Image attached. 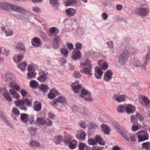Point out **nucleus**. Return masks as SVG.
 Wrapping results in <instances>:
<instances>
[{
  "instance_id": "b1692460",
  "label": "nucleus",
  "mask_w": 150,
  "mask_h": 150,
  "mask_svg": "<svg viewBox=\"0 0 150 150\" xmlns=\"http://www.w3.org/2000/svg\"><path fill=\"white\" fill-rule=\"evenodd\" d=\"M40 89L42 92H46L48 91L49 88L48 86L44 84H42L39 87Z\"/></svg>"
},
{
  "instance_id": "f8f14e48",
  "label": "nucleus",
  "mask_w": 150,
  "mask_h": 150,
  "mask_svg": "<svg viewBox=\"0 0 150 150\" xmlns=\"http://www.w3.org/2000/svg\"><path fill=\"white\" fill-rule=\"evenodd\" d=\"M32 43L34 47H38L42 44V42L40 38L35 37L32 40Z\"/></svg>"
},
{
  "instance_id": "3c124183",
  "label": "nucleus",
  "mask_w": 150,
  "mask_h": 150,
  "mask_svg": "<svg viewBox=\"0 0 150 150\" xmlns=\"http://www.w3.org/2000/svg\"><path fill=\"white\" fill-rule=\"evenodd\" d=\"M134 66L136 67H141L142 66V64L140 63V62L138 61H136L133 64Z\"/></svg>"
},
{
  "instance_id": "cd10ccee",
  "label": "nucleus",
  "mask_w": 150,
  "mask_h": 150,
  "mask_svg": "<svg viewBox=\"0 0 150 150\" xmlns=\"http://www.w3.org/2000/svg\"><path fill=\"white\" fill-rule=\"evenodd\" d=\"M27 64L25 62L19 64L18 65V68L21 69L22 71H25V67L27 66Z\"/></svg>"
},
{
  "instance_id": "473e14b6",
  "label": "nucleus",
  "mask_w": 150,
  "mask_h": 150,
  "mask_svg": "<svg viewBox=\"0 0 150 150\" xmlns=\"http://www.w3.org/2000/svg\"><path fill=\"white\" fill-rule=\"evenodd\" d=\"M26 12H25L24 13H21L22 14H17L15 16L18 19H19L21 20H24L25 19V18H25V13Z\"/></svg>"
},
{
  "instance_id": "864d4df0",
  "label": "nucleus",
  "mask_w": 150,
  "mask_h": 150,
  "mask_svg": "<svg viewBox=\"0 0 150 150\" xmlns=\"http://www.w3.org/2000/svg\"><path fill=\"white\" fill-rule=\"evenodd\" d=\"M103 19L104 20H107L108 17V14L105 12H103L101 15Z\"/></svg>"
},
{
  "instance_id": "9d476101",
  "label": "nucleus",
  "mask_w": 150,
  "mask_h": 150,
  "mask_svg": "<svg viewBox=\"0 0 150 150\" xmlns=\"http://www.w3.org/2000/svg\"><path fill=\"white\" fill-rule=\"evenodd\" d=\"M113 74L112 71L110 70H108L105 73L104 76V79L105 80L109 81L112 79V76Z\"/></svg>"
},
{
  "instance_id": "58836bf2",
  "label": "nucleus",
  "mask_w": 150,
  "mask_h": 150,
  "mask_svg": "<svg viewBox=\"0 0 150 150\" xmlns=\"http://www.w3.org/2000/svg\"><path fill=\"white\" fill-rule=\"evenodd\" d=\"M12 112L13 114L17 116H18L20 115V112L19 110L15 107L13 108Z\"/></svg>"
},
{
  "instance_id": "ea45409f",
  "label": "nucleus",
  "mask_w": 150,
  "mask_h": 150,
  "mask_svg": "<svg viewBox=\"0 0 150 150\" xmlns=\"http://www.w3.org/2000/svg\"><path fill=\"white\" fill-rule=\"evenodd\" d=\"M125 106L122 105H120L117 108V111L120 113L123 112L125 111Z\"/></svg>"
},
{
  "instance_id": "412c9836",
  "label": "nucleus",
  "mask_w": 150,
  "mask_h": 150,
  "mask_svg": "<svg viewBox=\"0 0 150 150\" xmlns=\"http://www.w3.org/2000/svg\"><path fill=\"white\" fill-rule=\"evenodd\" d=\"M60 38L59 36H55L53 46L54 48H57L59 45Z\"/></svg>"
},
{
  "instance_id": "a878e982",
  "label": "nucleus",
  "mask_w": 150,
  "mask_h": 150,
  "mask_svg": "<svg viewBox=\"0 0 150 150\" xmlns=\"http://www.w3.org/2000/svg\"><path fill=\"white\" fill-rule=\"evenodd\" d=\"M9 91L14 98L18 99L20 98V95L15 91L13 89H10Z\"/></svg>"
},
{
  "instance_id": "f3484780",
  "label": "nucleus",
  "mask_w": 150,
  "mask_h": 150,
  "mask_svg": "<svg viewBox=\"0 0 150 150\" xmlns=\"http://www.w3.org/2000/svg\"><path fill=\"white\" fill-rule=\"evenodd\" d=\"M135 110V107L130 104L127 105L125 107L126 111L128 114L132 113Z\"/></svg>"
},
{
  "instance_id": "393cba45",
  "label": "nucleus",
  "mask_w": 150,
  "mask_h": 150,
  "mask_svg": "<svg viewBox=\"0 0 150 150\" xmlns=\"http://www.w3.org/2000/svg\"><path fill=\"white\" fill-rule=\"evenodd\" d=\"M114 98L118 102H121L125 101V97L124 95H122L118 96L115 95L114 96Z\"/></svg>"
},
{
  "instance_id": "6e6d98bb",
  "label": "nucleus",
  "mask_w": 150,
  "mask_h": 150,
  "mask_svg": "<svg viewBox=\"0 0 150 150\" xmlns=\"http://www.w3.org/2000/svg\"><path fill=\"white\" fill-rule=\"evenodd\" d=\"M74 76L76 78H79L81 77V74L79 71H75Z\"/></svg>"
},
{
  "instance_id": "4468645a",
  "label": "nucleus",
  "mask_w": 150,
  "mask_h": 150,
  "mask_svg": "<svg viewBox=\"0 0 150 150\" xmlns=\"http://www.w3.org/2000/svg\"><path fill=\"white\" fill-rule=\"evenodd\" d=\"M142 99L144 103L142 102L140 99H139V100L140 103L144 106L147 107L149 106L150 104V100L148 97L144 96L142 97Z\"/></svg>"
},
{
  "instance_id": "4be33fe9",
  "label": "nucleus",
  "mask_w": 150,
  "mask_h": 150,
  "mask_svg": "<svg viewBox=\"0 0 150 150\" xmlns=\"http://www.w3.org/2000/svg\"><path fill=\"white\" fill-rule=\"evenodd\" d=\"M38 102V101H36L34 104L35 105L34 110L37 112L40 111L42 108V103H39L37 104H36V103Z\"/></svg>"
},
{
  "instance_id": "72a5a7b5",
  "label": "nucleus",
  "mask_w": 150,
  "mask_h": 150,
  "mask_svg": "<svg viewBox=\"0 0 150 150\" xmlns=\"http://www.w3.org/2000/svg\"><path fill=\"white\" fill-rule=\"evenodd\" d=\"M142 148L145 149L146 150H148L150 148V143L146 142L142 144Z\"/></svg>"
},
{
  "instance_id": "6ab92c4d",
  "label": "nucleus",
  "mask_w": 150,
  "mask_h": 150,
  "mask_svg": "<svg viewBox=\"0 0 150 150\" xmlns=\"http://www.w3.org/2000/svg\"><path fill=\"white\" fill-rule=\"evenodd\" d=\"M66 100V99L64 97L62 96H59L55 100L53 101V104H57V102H59L60 103H63L65 102Z\"/></svg>"
},
{
  "instance_id": "774afa93",
  "label": "nucleus",
  "mask_w": 150,
  "mask_h": 150,
  "mask_svg": "<svg viewBox=\"0 0 150 150\" xmlns=\"http://www.w3.org/2000/svg\"><path fill=\"white\" fill-rule=\"evenodd\" d=\"M123 6L122 5L118 4L116 5V8L117 10L120 11L122 9Z\"/></svg>"
},
{
  "instance_id": "c03bdc74",
  "label": "nucleus",
  "mask_w": 150,
  "mask_h": 150,
  "mask_svg": "<svg viewBox=\"0 0 150 150\" xmlns=\"http://www.w3.org/2000/svg\"><path fill=\"white\" fill-rule=\"evenodd\" d=\"M88 142L89 145H96L95 139H94L93 138L89 139L88 140Z\"/></svg>"
},
{
  "instance_id": "9b49d317",
  "label": "nucleus",
  "mask_w": 150,
  "mask_h": 150,
  "mask_svg": "<svg viewBox=\"0 0 150 150\" xmlns=\"http://www.w3.org/2000/svg\"><path fill=\"white\" fill-rule=\"evenodd\" d=\"M136 117L139 119L141 121H143L144 119L143 116L141 115L139 113H137L136 114V116L135 115H132L131 117V122L134 123L136 122V120H137Z\"/></svg>"
},
{
  "instance_id": "49530a36",
  "label": "nucleus",
  "mask_w": 150,
  "mask_h": 150,
  "mask_svg": "<svg viewBox=\"0 0 150 150\" xmlns=\"http://www.w3.org/2000/svg\"><path fill=\"white\" fill-rule=\"evenodd\" d=\"M30 145L33 147H38L39 146L40 144L34 141H32L30 143Z\"/></svg>"
},
{
  "instance_id": "423d86ee",
  "label": "nucleus",
  "mask_w": 150,
  "mask_h": 150,
  "mask_svg": "<svg viewBox=\"0 0 150 150\" xmlns=\"http://www.w3.org/2000/svg\"><path fill=\"white\" fill-rule=\"evenodd\" d=\"M139 142L147 140L149 139V134L146 130L140 131L137 133Z\"/></svg>"
},
{
  "instance_id": "5701e85b",
  "label": "nucleus",
  "mask_w": 150,
  "mask_h": 150,
  "mask_svg": "<svg viewBox=\"0 0 150 150\" xmlns=\"http://www.w3.org/2000/svg\"><path fill=\"white\" fill-rule=\"evenodd\" d=\"M54 93H56L57 94V93H58L59 92L53 89L51 90L50 93L48 94V98L50 99H52L54 98L56 96V95Z\"/></svg>"
},
{
  "instance_id": "f257e3e1",
  "label": "nucleus",
  "mask_w": 150,
  "mask_h": 150,
  "mask_svg": "<svg viewBox=\"0 0 150 150\" xmlns=\"http://www.w3.org/2000/svg\"><path fill=\"white\" fill-rule=\"evenodd\" d=\"M0 8L9 11H13L22 13L25 12V10L21 7L5 2H0Z\"/></svg>"
},
{
  "instance_id": "c756f323",
  "label": "nucleus",
  "mask_w": 150,
  "mask_h": 150,
  "mask_svg": "<svg viewBox=\"0 0 150 150\" xmlns=\"http://www.w3.org/2000/svg\"><path fill=\"white\" fill-rule=\"evenodd\" d=\"M102 130L104 133L106 134H109L110 130L109 127H105L104 124H102L101 126Z\"/></svg>"
},
{
  "instance_id": "5fc2aeb1",
  "label": "nucleus",
  "mask_w": 150,
  "mask_h": 150,
  "mask_svg": "<svg viewBox=\"0 0 150 150\" xmlns=\"http://www.w3.org/2000/svg\"><path fill=\"white\" fill-rule=\"evenodd\" d=\"M80 127L84 129H85L86 127V125L85 122L84 121H81L79 123Z\"/></svg>"
},
{
  "instance_id": "4c0bfd02",
  "label": "nucleus",
  "mask_w": 150,
  "mask_h": 150,
  "mask_svg": "<svg viewBox=\"0 0 150 150\" xmlns=\"http://www.w3.org/2000/svg\"><path fill=\"white\" fill-rule=\"evenodd\" d=\"M37 122L41 125H43L47 123L46 121L43 118L39 117L37 120Z\"/></svg>"
},
{
  "instance_id": "338daca9",
  "label": "nucleus",
  "mask_w": 150,
  "mask_h": 150,
  "mask_svg": "<svg viewBox=\"0 0 150 150\" xmlns=\"http://www.w3.org/2000/svg\"><path fill=\"white\" fill-rule=\"evenodd\" d=\"M21 93L23 97H25L27 94V93L25 90L24 89L22 90L21 91Z\"/></svg>"
},
{
  "instance_id": "e2e57ef3",
  "label": "nucleus",
  "mask_w": 150,
  "mask_h": 150,
  "mask_svg": "<svg viewBox=\"0 0 150 150\" xmlns=\"http://www.w3.org/2000/svg\"><path fill=\"white\" fill-rule=\"evenodd\" d=\"M69 146L71 149H73L76 147V146L71 142H69Z\"/></svg>"
},
{
  "instance_id": "bf43d9fd",
  "label": "nucleus",
  "mask_w": 150,
  "mask_h": 150,
  "mask_svg": "<svg viewBox=\"0 0 150 150\" xmlns=\"http://www.w3.org/2000/svg\"><path fill=\"white\" fill-rule=\"evenodd\" d=\"M33 11L36 13H39L41 12L40 8L37 7H34L33 8Z\"/></svg>"
},
{
  "instance_id": "c9c22d12",
  "label": "nucleus",
  "mask_w": 150,
  "mask_h": 150,
  "mask_svg": "<svg viewBox=\"0 0 150 150\" xmlns=\"http://www.w3.org/2000/svg\"><path fill=\"white\" fill-rule=\"evenodd\" d=\"M30 134L34 135L36 133V128L35 126H32L29 128Z\"/></svg>"
},
{
  "instance_id": "f03ea898",
  "label": "nucleus",
  "mask_w": 150,
  "mask_h": 150,
  "mask_svg": "<svg viewBox=\"0 0 150 150\" xmlns=\"http://www.w3.org/2000/svg\"><path fill=\"white\" fill-rule=\"evenodd\" d=\"M16 106L21 110H26L27 107H31L32 105V101L27 98H24L23 100L18 99L15 102Z\"/></svg>"
},
{
  "instance_id": "c85d7f7f",
  "label": "nucleus",
  "mask_w": 150,
  "mask_h": 150,
  "mask_svg": "<svg viewBox=\"0 0 150 150\" xmlns=\"http://www.w3.org/2000/svg\"><path fill=\"white\" fill-rule=\"evenodd\" d=\"M4 98L7 101H11L12 100V98L8 91L5 92L3 95Z\"/></svg>"
},
{
  "instance_id": "a18cd8bd",
  "label": "nucleus",
  "mask_w": 150,
  "mask_h": 150,
  "mask_svg": "<svg viewBox=\"0 0 150 150\" xmlns=\"http://www.w3.org/2000/svg\"><path fill=\"white\" fill-rule=\"evenodd\" d=\"M86 136V134L85 132L84 131H82L79 136V139L81 140L84 139Z\"/></svg>"
},
{
  "instance_id": "2f4dec72",
  "label": "nucleus",
  "mask_w": 150,
  "mask_h": 150,
  "mask_svg": "<svg viewBox=\"0 0 150 150\" xmlns=\"http://www.w3.org/2000/svg\"><path fill=\"white\" fill-rule=\"evenodd\" d=\"M14 83L12 82H10L9 84L10 87H12L14 89L17 91H19L20 89V87L18 85H14Z\"/></svg>"
},
{
  "instance_id": "4d7b16f0",
  "label": "nucleus",
  "mask_w": 150,
  "mask_h": 150,
  "mask_svg": "<svg viewBox=\"0 0 150 150\" xmlns=\"http://www.w3.org/2000/svg\"><path fill=\"white\" fill-rule=\"evenodd\" d=\"M22 54H18L17 56L18 62H20L23 57V56Z\"/></svg>"
},
{
  "instance_id": "052dcab7",
  "label": "nucleus",
  "mask_w": 150,
  "mask_h": 150,
  "mask_svg": "<svg viewBox=\"0 0 150 150\" xmlns=\"http://www.w3.org/2000/svg\"><path fill=\"white\" fill-rule=\"evenodd\" d=\"M130 51L132 52V53H134L137 52V48L134 47H131L129 49Z\"/></svg>"
},
{
  "instance_id": "7c9ffc66",
  "label": "nucleus",
  "mask_w": 150,
  "mask_h": 150,
  "mask_svg": "<svg viewBox=\"0 0 150 150\" xmlns=\"http://www.w3.org/2000/svg\"><path fill=\"white\" fill-rule=\"evenodd\" d=\"M76 2V0H67L65 3V5L67 6H73Z\"/></svg>"
},
{
  "instance_id": "aec40b11",
  "label": "nucleus",
  "mask_w": 150,
  "mask_h": 150,
  "mask_svg": "<svg viewBox=\"0 0 150 150\" xmlns=\"http://www.w3.org/2000/svg\"><path fill=\"white\" fill-rule=\"evenodd\" d=\"M96 143H98L99 144L103 145L105 144V142L102 141V138L99 135H97L95 137Z\"/></svg>"
},
{
  "instance_id": "dca6fc26",
  "label": "nucleus",
  "mask_w": 150,
  "mask_h": 150,
  "mask_svg": "<svg viewBox=\"0 0 150 150\" xmlns=\"http://www.w3.org/2000/svg\"><path fill=\"white\" fill-rule=\"evenodd\" d=\"M98 69L96 70V69H95V72L94 75L98 79H100L103 75V72L102 70L100 68H97Z\"/></svg>"
},
{
  "instance_id": "37998d69",
  "label": "nucleus",
  "mask_w": 150,
  "mask_h": 150,
  "mask_svg": "<svg viewBox=\"0 0 150 150\" xmlns=\"http://www.w3.org/2000/svg\"><path fill=\"white\" fill-rule=\"evenodd\" d=\"M107 44L108 46V47H110L111 50L113 53L115 51V49L113 48V45L112 42L111 41L108 42L107 43Z\"/></svg>"
},
{
  "instance_id": "13d9d810",
  "label": "nucleus",
  "mask_w": 150,
  "mask_h": 150,
  "mask_svg": "<svg viewBox=\"0 0 150 150\" xmlns=\"http://www.w3.org/2000/svg\"><path fill=\"white\" fill-rule=\"evenodd\" d=\"M78 148L80 150H83L85 148L84 144L81 143L78 145Z\"/></svg>"
},
{
  "instance_id": "f704fd0d",
  "label": "nucleus",
  "mask_w": 150,
  "mask_h": 150,
  "mask_svg": "<svg viewBox=\"0 0 150 150\" xmlns=\"http://www.w3.org/2000/svg\"><path fill=\"white\" fill-rule=\"evenodd\" d=\"M30 84L31 87L33 88H35L38 85V83L35 80H33L30 82Z\"/></svg>"
},
{
  "instance_id": "69168bd1",
  "label": "nucleus",
  "mask_w": 150,
  "mask_h": 150,
  "mask_svg": "<svg viewBox=\"0 0 150 150\" xmlns=\"http://www.w3.org/2000/svg\"><path fill=\"white\" fill-rule=\"evenodd\" d=\"M139 128L137 126L135 125L132 127V130L134 131H136L139 129Z\"/></svg>"
},
{
  "instance_id": "ddd939ff",
  "label": "nucleus",
  "mask_w": 150,
  "mask_h": 150,
  "mask_svg": "<svg viewBox=\"0 0 150 150\" xmlns=\"http://www.w3.org/2000/svg\"><path fill=\"white\" fill-rule=\"evenodd\" d=\"M73 53L72 58L74 61H75L79 59L81 57V54L79 50H77L75 51V50H74L73 51Z\"/></svg>"
},
{
  "instance_id": "8fccbe9b",
  "label": "nucleus",
  "mask_w": 150,
  "mask_h": 150,
  "mask_svg": "<svg viewBox=\"0 0 150 150\" xmlns=\"http://www.w3.org/2000/svg\"><path fill=\"white\" fill-rule=\"evenodd\" d=\"M75 47L76 49L80 50L82 48V45L80 43H77L75 44Z\"/></svg>"
},
{
  "instance_id": "e433bc0d",
  "label": "nucleus",
  "mask_w": 150,
  "mask_h": 150,
  "mask_svg": "<svg viewBox=\"0 0 150 150\" xmlns=\"http://www.w3.org/2000/svg\"><path fill=\"white\" fill-rule=\"evenodd\" d=\"M92 68H90L89 67V68L86 67L85 68L83 69V71L85 73V74H88L89 75H90L91 76L92 75V73H91V69Z\"/></svg>"
},
{
  "instance_id": "39448f33",
  "label": "nucleus",
  "mask_w": 150,
  "mask_h": 150,
  "mask_svg": "<svg viewBox=\"0 0 150 150\" xmlns=\"http://www.w3.org/2000/svg\"><path fill=\"white\" fill-rule=\"evenodd\" d=\"M129 57V53L127 50H124L119 57L118 63L121 65H124L127 61Z\"/></svg>"
},
{
  "instance_id": "2eb2a0df",
  "label": "nucleus",
  "mask_w": 150,
  "mask_h": 150,
  "mask_svg": "<svg viewBox=\"0 0 150 150\" xmlns=\"http://www.w3.org/2000/svg\"><path fill=\"white\" fill-rule=\"evenodd\" d=\"M37 80L41 82H44L47 79V76L44 71L40 73V76L37 78Z\"/></svg>"
},
{
  "instance_id": "0eeeda50",
  "label": "nucleus",
  "mask_w": 150,
  "mask_h": 150,
  "mask_svg": "<svg viewBox=\"0 0 150 150\" xmlns=\"http://www.w3.org/2000/svg\"><path fill=\"white\" fill-rule=\"evenodd\" d=\"M91 93L87 90L83 89L81 91V93L79 96L82 98H84L85 100L87 101L93 102V99L91 96Z\"/></svg>"
},
{
  "instance_id": "de8ad7c7",
  "label": "nucleus",
  "mask_w": 150,
  "mask_h": 150,
  "mask_svg": "<svg viewBox=\"0 0 150 150\" xmlns=\"http://www.w3.org/2000/svg\"><path fill=\"white\" fill-rule=\"evenodd\" d=\"M6 35L7 36H12L13 35V32L12 30H8L5 31Z\"/></svg>"
},
{
  "instance_id": "79ce46f5",
  "label": "nucleus",
  "mask_w": 150,
  "mask_h": 150,
  "mask_svg": "<svg viewBox=\"0 0 150 150\" xmlns=\"http://www.w3.org/2000/svg\"><path fill=\"white\" fill-rule=\"evenodd\" d=\"M35 76V74L33 72H29L27 74V78L28 79L34 78Z\"/></svg>"
},
{
  "instance_id": "603ef678",
  "label": "nucleus",
  "mask_w": 150,
  "mask_h": 150,
  "mask_svg": "<svg viewBox=\"0 0 150 150\" xmlns=\"http://www.w3.org/2000/svg\"><path fill=\"white\" fill-rule=\"evenodd\" d=\"M67 46L70 50H72L74 48L73 45L72 43H67Z\"/></svg>"
},
{
  "instance_id": "6e6552de",
  "label": "nucleus",
  "mask_w": 150,
  "mask_h": 150,
  "mask_svg": "<svg viewBox=\"0 0 150 150\" xmlns=\"http://www.w3.org/2000/svg\"><path fill=\"white\" fill-rule=\"evenodd\" d=\"M149 10L147 8L141 7L136 10L135 12L137 14H139L141 17H144L148 15Z\"/></svg>"
},
{
  "instance_id": "20e7f679",
  "label": "nucleus",
  "mask_w": 150,
  "mask_h": 150,
  "mask_svg": "<svg viewBox=\"0 0 150 150\" xmlns=\"http://www.w3.org/2000/svg\"><path fill=\"white\" fill-rule=\"evenodd\" d=\"M20 120L23 123L32 125L34 122V118L33 116L29 115L26 113H21V114Z\"/></svg>"
},
{
  "instance_id": "7ed1b4c3",
  "label": "nucleus",
  "mask_w": 150,
  "mask_h": 150,
  "mask_svg": "<svg viewBox=\"0 0 150 150\" xmlns=\"http://www.w3.org/2000/svg\"><path fill=\"white\" fill-rule=\"evenodd\" d=\"M114 124L115 125L116 129L117 130L120 134L122 135L126 140L128 141H129L130 140H131L132 142H134L136 141V139L134 135L131 134H126L123 133L120 129V126L119 124L116 122H115Z\"/></svg>"
},
{
  "instance_id": "1a4fd4ad",
  "label": "nucleus",
  "mask_w": 150,
  "mask_h": 150,
  "mask_svg": "<svg viewBox=\"0 0 150 150\" xmlns=\"http://www.w3.org/2000/svg\"><path fill=\"white\" fill-rule=\"evenodd\" d=\"M16 48L17 51L21 54H24L26 52V50L24 45L22 43H19L17 45Z\"/></svg>"
},
{
  "instance_id": "a211bd4d",
  "label": "nucleus",
  "mask_w": 150,
  "mask_h": 150,
  "mask_svg": "<svg viewBox=\"0 0 150 150\" xmlns=\"http://www.w3.org/2000/svg\"><path fill=\"white\" fill-rule=\"evenodd\" d=\"M76 11L73 8H68L66 11V12L67 15L69 17H71L74 15Z\"/></svg>"
},
{
  "instance_id": "680f3d73",
  "label": "nucleus",
  "mask_w": 150,
  "mask_h": 150,
  "mask_svg": "<svg viewBox=\"0 0 150 150\" xmlns=\"http://www.w3.org/2000/svg\"><path fill=\"white\" fill-rule=\"evenodd\" d=\"M108 67V64L106 63H104L103 64L101 68L105 70L107 69Z\"/></svg>"
},
{
  "instance_id": "a19ab883",
  "label": "nucleus",
  "mask_w": 150,
  "mask_h": 150,
  "mask_svg": "<svg viewBox=\"0 0 150 150\" xmlns=\"http://www.w3.org/2000/svg\"><path fill=\"white\" fill-rule=\"evenodd\" d=\"M82 87L81 85H79L74 86L73 88V90L75 93H77Z\"/></svg>"
},
{
  "instance_id": "09e8293b",
  "label": "nucleus",
  "mask_w": 150,
  "mask_h": 150,
  "mask_svg": "<svg viewBox=\"0 0 150 150\" xmlns=\"http://www.w3.org/2000/svg\"><path fill=\"white\" fill-rule=\"evenodd\" d=\"M61 53L65 57L67 56L69 53V51L63 48L61 50Z\"/></svg>"
},
{
  "instance_id": "bb28decb",
  "label": "nucleus",
  "mask_w": 150,
  "mask_h": 150,
  "mask_svg": "<svg viewBox=\"0 0 150 150\" xmlns=\"http://www.w3.org/2000/svg\"><path fill=\"white\" fill-rule=\"evenodd\" d=\"M91 61L89 60H86V59L84 60V62L82 60L81 61V65L84 67L86 66L87 65L89 64V67L90 68H92V65L91 64Z\"/></svg>"
},
{
  "instance_id": "0e129e2a",
  "label": "nucleus",
  "mask_w": 150,
  "mask_h": 150,
  "mask_svg": "<svg viewBox=\"0 0 150 150\" xmlns=\"http://www.w3.org/2000/svg\"><path fill=\"white\" fill-rule=\"evenodd\" d=\"M49 32L50 33H54L55 31V27H51L49 29Z\"/></svg>"
}]
</instances>
